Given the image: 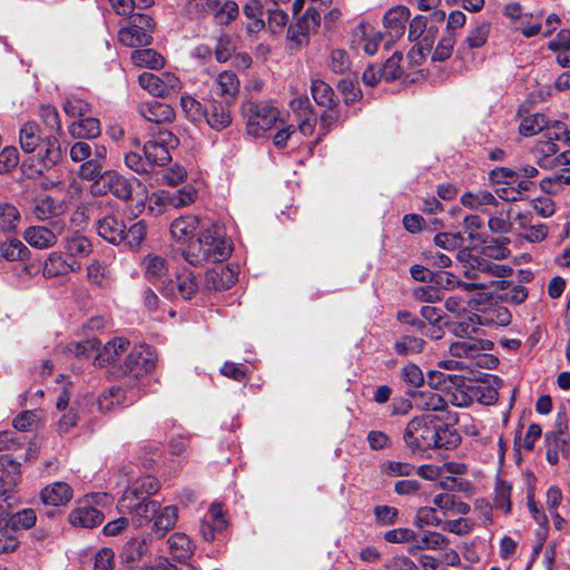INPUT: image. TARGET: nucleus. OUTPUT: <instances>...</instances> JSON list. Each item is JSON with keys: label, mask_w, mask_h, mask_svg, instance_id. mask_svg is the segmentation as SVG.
Here are the masks:
<instances>
[{"label": "nucleus", "mask_w": 570, "mask_h": 570, "mask_svg": "<svg viewBox=\"0 0 570 570\" xmlns=\"http://www.w3.org/2000/svg\"><path fill=\"white\" fill-rule=\"evenodd\" d=\"M406 446L413 452L430 449H454L461 442L456 430L440 422L436 415H421L412 419L403 433Z\"/></svg>", "instance_id": "obj_1"}, {"label": "nucleus", "mask_w": 570, "mask_h": 570, "mask_svg": "<svg viewBox=\"0 0 570 570\" xmlns=\"http://www.w3.org/2000/svg\"><path fill=\"white\" fill-rule=\"evenodd\" d=\"M232 253L229 240L217 226L204 229L198 238L190 242L183 252L184 258L191 265L222 262Z\"/></svg>", "instance_id": "obj_2"}, {"label": "nucleus", "mask_w": 570, "mask_h": 570, "mask_svg": "<svg viewBox=\"0 0 570 570\" xmlns=\"http://www.w3.org/2000/svg\"><path fill=\"white\" fill-rule=\"evenodd\" d=\"M458 261L461 264V269L463 275L468 279H472L474 282H485L489 284V287L493 285H500L501 288H505V281H485L487 276H494L504 278L512 273V268L503 265L497 264L489 261L485 257L476 256L471 253L469 249H462L458 253ZM509 288V286H507Z\"/></svg>", "instance_id": "obj_3"}, {"label": "nucleus", "mask_w": 570, "mask_h": 570, "mask_svg": "<svg viewBox=\"0 0 570 570\" xmlns=\"http://www.w3.org/2000/svg\"><path fill=\"white\" fill-rule=\"evenodd\" d=\"M247 134L261 137L279 119V110L272 101H247L243 105Z\"/></svg>", "instance_id": "obj_4"}, {"label": "nucleus", "mask_w": 570, "mask_h": 570, "mask_svg": "<svg viewBox=\"0 0 570 570\" xmlns=\"http://www.w3.org/2000/svg\"><path fill=\"white\" fill-rule=\"evenodd\" d=\"M154 29L155 23L149 16L136 13L131 16L129 24L119 30L118 40L130 48L146 47L153 42Z\"/></svg>", "instance_id": "obj_5"}, {"label": "nucleus", "mask_w": 570, "mask_h": 570, "mask_svg": "<svg viewBox=\"0 0 570 570\" xmlns=\"http://www.w3.org/2000/svg\"><path fill=\"white\" fill-rule=\"evenodd\" d=\"M155 366V354L150 346L136 345L127 353L126 358L120 366L124 375L138 379Z\"/></svg>", "instance_id": "obj_6"}, {"label": "nucleus", "mask_w": 570, "mask_h": 570, "mask_svg": "<svg viewBox=\"0 0 570 570\" xmlns=\"http://www.w3.org/2000/svg\"><path fill=\"white\" fill-rule=\"evenodd\" d=\"M138 82L142 89L154 97H167L176 94L181 88L180 79L171 72H163L155 75L151 72H142Z\"/></svg>", "instance_id": "obj_7"}, {"label": "nucleus", "mask_w": 570, "mask_h": 570, "mask_svg": "<svg viewBox=\"0 0 570 570\" xmlns=\"http://www.w3.org/2000/svg\"><path fill=\"white\" fill-rule=\"evenodd\" d=\"M178 138L170 131H159L158 136L144 145V154L149 165L165 166L170 159L169 150L178 146Z\"/></svg>", "instance_id": "obj_8"}, {"label": "nucleus", "mask_w": 570, "mask_h": 570, "mask_svg": "<svg viewBox=\"0 0 570 570\" xmlns=\"http://www.w3.org/2000/svg\"><path fill=\"white\" fill-rule=\"evenodd\" d=\"M65 223L56 219L51 228L47 226H30L23 232V239L33 248L46 249L56 245L58 236L63 232Z\"/></svg>", "instance_id": "obj_9"}, {"label": "nucleus", "mask_w": 570, "mask_h": 570, "mask_svg": "<svg viewBox=\"0 0 570 570\" xmlns=\"http://www.w3.org/2000/svg\"><path fill=\"white\" fill-rule=\"evenodd\" d=\"M198 283L195 275L190 271H183L176 275L175 279L163 282L160 293L171 299L183 298L190 299L198 292Z\"/></svg>", "instance_id": "obj_10"}, {"label": "nucleus", "mask_w": 570, "mask_h": 570, "mask_svg": "<svg viewBox=\"0 0 570 570\" xmlns=\"http://www.w3.org/2000/svg\"><path fill=\"white\" fill-rule=\"evenodd\" d=\"M94 193H111L119 199H128L131 196V185L128 179L116 171H105L104 175L92 185Z\"/></svg>", "instance_id": "obj_11"}, {"label": "nucleus", "mask_w": 570, "mask_h": 570, "mask_svg": "<svg viewBox=\"0 0 570 570\" xmlns=\"http://www.w3.org/2000/svg\"><path fill=\"white\" fill-rule=\"evenodd\" d=\"M321 23V13L313 8H308L296 23L291 24L287 30V38L296 46L301 47L308 42L311 31L315 30Z\"/></svg>", "instance_id": "obj_12"}, {"label": "nucleus", "mask_w": 570, "mask_h": 570, "mask_svg": "<svg viewBox=\"0 0 570 570\" xmlns=\"http://www.w3.org/2000/svg\"><path fill=\"white\" fill-rule=\"evenodd\" d=\"M37 150V163L33 165L35 174H42L61 159V146L58 138L53 135L46 136Z\"/></svg>", "instance_id": "obj_13"}, {"label": "nucleus", "mask_w": 570, "mask_h": 570, "mask_svg": "<svg viewBox=\"0 0 570 570\" xmlns=\"http://www.w3.org/2000/svg\"><path fill=\"white\" fill-rule=\"evenodd\" d=\"M104 513L92 507L91 500L87 497L78 501L77 507L69 513V522L73 527L90 529L101 524Z\"/></svg>", "instance_id": "obj_14"}, {"label": "nucleus", "mask_w": 570, "mask_h": 570, "mask_svg": "<svg viewBox=\"0 0 570 570\" xmlns=\"http://www.w3.org/2000/svg\"><path fill=\"white\" fill-rule=\"evenodd\" d=\"M289 108L298 122V129L304 136H311L315 129L316 115L307 97L301 96L291 100Z\"/></svg>", "instance_id": "obj_15"}, {"label": "nucleus", "mask_w": 570, "mask_h": 570, "mask_svg": "<svg viewBox=\"0 0 570 570\" xmlns=\"http://www.w3.org/2000/svg\"><path fill=\"white\" fill-rule=\"evenodd\" d=\"M492 346V342L488 340L466 338L452 343L449 353L450 356L470 364L469 360L480 356L483 351H489Z\"/></svg>", "instance_id": "obj_16"}, {"label": "nucleus", "mask_w": 570, "mask_h": 570, "mask_svg": "<svg viewBox=\"0 0 570 570\" xmlns=\"http://www.w3.org/2000/svg\"><path fill=\"white\" fill-rule=\"evenodd\" d=\"M138 111L144 119L150 122H171L175 119V110L171 106L154 99L141 102Z\"/></svg>", "instance_id": "obj_17"}, {"label": "nucleus", "mask_w": 570, "mask_h": 570, "mask_svg": "<svg viewBox=\"0 0 570 570\" xmlns=\"http://www.w3.org/2000/svg\"><path fill=\"white\" fill-rule=\"evenodd\" d=\"M237 281L236 272L226 265H218L206 272L205 286L213 291H224Z\"/></svg>", "instance_id": "obj_18"}, {"label": "nucleus", "mask_w": 570, "mask_h": 570, "mask_svg": "<svg viewBox=\"0 0 570 570\" xmlns=\"http://www.w3.org/2000/svg\"><path fill=\"white\" fill-rule=\"evenodd\" d=\"M412 404L421 411H445L449 401L432 387L424 389L411 394Z\"/></svg>", "instance_id": "obj_19"}, {"label": "nucleus", "mask_w": 570, "mask_h": 570, "mask_svg": "<svg viewBox=\"0 0 570 570\" xmlns=\"http://www.w3.org/2000/svg\"><path fill=\"white\" fill-rule=\"evenodd\" d=\"M97 233L110 244L121 245V242H124L125 223L116 215H107L98 220Z\"/></svg>", "instance_id": "obj_20"}, {"label": "nucleus", "mask_w": 570, "mask_h": 570, "mask_svg": "<svg viewBox=\"0 0 570 570\" xmlns=\"http://www.w3.org/2000/svg\"><path fill=\"white\" fill-rule=\"evenodd\" d=\"M41 500L47 505L60 507L66 505L73 497L72 488L62 481L48 484L41 490Z\"/></svg>", "instance_id": "obj_21"}, {"label": "nucleus", "mask_w": 570, "mask_h": 570, "mask_svg": "<svg viewBox=\"0 0 570 570\" xmlns=\"http://www.w3.org/2000/svg\"><path fill=\"white\" fill-rule=\"evenodd\" d=\"M81 268L80 264L75 259H68L59 252H52L43 264V275L48 278L77 272Z\"/></svg>", "instance_id": "obj_22"}, {"label": "nucleus", "mask_w": 570, "mask_h": 570, "mask_svg": "<svg viewBox=\"0 0 570 570\" xmlns=\"http://www.w3.org/2000/svg\"><path fill=\"white\" fill-rule=\"evenodd\" d=\"M199 226V219L194 215H185L176 218L170 224V235L180 244H189Z\"/></svg>", "instance_id": "obj_23"}, {"label": "nucleus", "mask_w": 570, "mask_h": 570, "mask_svg": "<svg viewBox=\"0 0 570 570\" xmlns=\"http://www.w3.org/2000/svg\"><path fill=\"white\" fill-rule=\"evenodd\" d=\"M129 348V341L124 337H115L107 342L95 357V364L97 366H105L107 364L116 362L120 355L125 354Z\"/></svg>", "instance_id": "obj_24"}, {"label": "nucleus", "mask_w": 570, "mask_h": 570, "mask_svg": "<svg viewBox=\"0 0 570 570\" xmlns=\"http://www.w3.org/2000/svg\"><path fill=\"white\" fill-rule=\"evenodd\" d=\"M144 276L147 281L156 283L161 281L169 271V263L166 257L158 254H148L141 261Z\"/></svg>", "instance_id": "obj_25"}, {"label": "nucleus", "mask_w": 570, "mask_h": 570, "mask_svg": "<svg viewBox=\"0 0 570 570\" xmlns=\"http://www.w3.org/2000/svg\"><path fill=\"white\" fill-rule=\"evenodd\" d=\"M213 91L226 102L235 99L239 91V80L234 71H223L214 81Z\"/></svg>", "instance_id": "obj_26"}, {"label": "nucleus", "mask_w": 570, "mask_h": 570, "mask_svg": "<svg viewBox=\"0 0 570 570\" xmlns=\"http://www.w3.org/2000/svg\"><path fill=\"white\" fill-rule=\"evenodd\" d=\"M226 520L223 518L222 508L219 504H212L207 515L202 521L200 533L206 541H212L216 532H222L226 529Z\"/></svg>", "instance_id": "obj_27"}, {"label": "nucleus", "mask_w": 570, "mask_h": 570, "mask_svg": "<svg viewBox=\"0 0 570 570\" xmlns=\"http://www.w3.org/2000/svg\"><path fill=\"white\" fill-rule=\"evenodd\" d=\"M382 41V35L380 31H375L371 24L361 23L355 32L353 42L357 46H362L365 53L374 55Z\"/></svg>", "instance_id": "obj_28"}, {"label": "nucleus", "mask_w": 570, "mask_h": 570, "mask_svg": "<svg viewBox=\"0 0 570 570\" xmlns=\"http://www.w3.org/2000/svg\"><path fill=\"white\" fill-rule=\"evenodd\" d=\"M204 118L208 126L215 130H223L232 124V115L228 106L223 102L212 101L205 110Z\"/></svg>", "instance_id": "obj_29"}, {"label": "nucleus", "mask_w": 570, "mask_h": 570, "mask_svg": "<svg viewBox=\"0 0 570 570\" xmlns=\"http://www.w3.org/2000/svg\"><path fill=\"white\" fill-rule=\"evenodd\" d=\"M66 212V205L50 196L37 198L35 200L32 213L39 220L58 218Z\"/></svg>", "instance_id": "obj_30"}, {"label": "nucleus", "mask_w": 570, "mask_h": 570, "mask_svg": "<svg viewBox=\"0 0 570 570\" xmlns=\"http://www.w3.org/2000/svg\"><path fill=\"white\" fill-rule=\"evenodd\" d=\"M68 131L73 138L94 139L100 135L101 128L97 118L86 116L73 120L68 126Z\"/></svg>", "instance_id": "obj_31"}, {"label": "nucleus", "mask_w": 570, "mask_h": 570, "mask_svg": "<svg viewBox=\"0 0 570 570\" xmlns=\"http://www.w3.org/2000/svg\"><path fill=\"white\" fill-rule=\"evenodd\" d=\"M43 139L45 137H42L37 122L27 121L21 125L19 130V142L24 153H35Z\"/></svg>", "instance_id": "obj_32"}, {"label": "nucleus", "mask_w": 570, "mask_h": 570, "mask_svg": "<svg viewBox=\"0 0 570 570\" xmlns=\"http://www.w3.org/2000/svg\"><path fill=\"white\" fill-rule=\"evenodd\" d=\"M178 520V509L175 505H166L164 508L158 503V510L154 515L153 531L163 537L166 532L171 530Z\"/></svg>", "instance_id": "obj_33"}, {"label": "nucleus", "mask_w": 570, "mask_h": 570, "mask_svg": "<svg viewBox=\"0 0 570 570\" xmlns=\"http://www.w3.org/2000/svg\"><path fill=\"white\" fill-rule=\"evenodd\" d=\"M449 543V539L439 532L428 531L423 533L421 537H416L413 540V543L409 546V553L415 554L420 550H442Z\"/></svg>", "instance_id": "obj_34"}, {"label": "nucleus", "mask_w": 570, "mask_h": 570, "mask_svg": "<svg viewBox=\"0 0 570 570\" xmlns=\"http://www.w3.org/2000/svg\"><path fill=\"white\" fill-rule=\"evenodd\" d=\"M461 203L463 206L481 210L484 213H490V207H497L498 206V199L497 197L488 191V190H479L476 193H465L461 197Z\"/></svg>", "instance_id": "obj_35"}, {"label": "nucleus", "mask_w": 570, "mask_h": 570, "mask_svg": "<svg viewBox=\"0 0 570 570\" xmlns=\"http://www.w3.org/2000/svg\"><path fill=\"white\" fill-rule=\"evenodd\" d=\"M432 282H435L440 287L445 289L461 287L466 292L472 289H485L489 286V284L485 282H461L456 275L450 272L434 273V279Z\"/></svg>", "instance_id": "obj_36"}, {"label": "nucleus", "mask_w": 570, "mask_h": 570, "mask_svg": "<svg viewBox=\"0 0 570 570\" xmlns=\"http://www.w3.org/2000/svg\"><path fill=\"white\" fill-rule=\"evenodd\" d=\"M167 543L171 557L178 561L189 559L194 553L193 542L185 533L171 534Z\"/></svg>", "instance_id": "obj_37"}, {"label": "nucleus", "mask_w": 570, "mask_h": 570, "mask_svg": "<svg viewBox=\"0 0 570 570\" xmlns=\"http://www.w3.org/2000/svg\"><path fill=\"white\" fill-rule=\"evenodd\" d=\"M147 235V226L144 220L125 224L124 242L121 245L128 249L137 250Z\"/></svg>", "instance_id": "obj_38"}, {"label": "nucleus", "mask_w": 570, "mask_h": 570, "mask_svg": "<svg viewBox=\"0 0 570 570\" xmlns=\"http://www.w3.org/2000/svg\"><path fill=\"white\" fill-rule=\"evenodd\" d=\"M132 63L140 68L159 69L165 65L164 57L154 49H138L131 52Z\"/></svg>", "instance_id": "obj_39"}, {"label": "nucleus", "mask_w": 570, "mask_h": 570, "mask_svg": "<svg viewBox=\"0 0 570 570\" xmlns=\"http://www.w3.org/2000/svg\"><path fill=\"white\" fill-rule=\"evenodd\" d=\"M29 255L30 250L20 239L11 238L0 243V258L8 262L24 261Z\"/></svg>", "instance_id": "obj_40"}, {"label": "nucleus", "mask_w": 570, "mask_h": 570, "mask_svg": "<svg viewBox=\"0 0 570 570\" xmlns=\"http://www.w3.org/2000/svg\"><path fill=\"white\" fill-rule=\"evenodd\" d=\"M568 434H546V456L550 464L554 465L559 462L560 456L566 453Z\"/></svg>", "instance_id": "obj_41"}, {"label": "nucleus", "mask_w": 570, "mask_h": 570, "mask_svg": "<svg viewBox=\"0 0 570 570\" xmlns=\"http://www.w3.org/2000/svg\"><path fill=\"white\" fill-rule=\"evenodd\" d=\"M63 247L71 257L70 259H73V257H87L92 252L90 240L78 234L66 237Z\"/></svg>", "instance_id": "obj_42"}, {"label": "nucleus", "mask_w": 570, "mask_h": 570, "mask_svg": "<svg viewBox=\"0 0 570 570\" xmlns=\"http://www.w3.org/2000/svg\"><path fill=\"white\" fill-rule=\"evenodd\" d=\"M158 510V502L155 500H146L138 505L129 515L135 528H141L154 520V515Z\"/></svg>", "instance_id": "obj_43"}, {"label": "nucleus", "mask_w": 570, "mask_h": 570, "mask_svg": "<svg viewBox=\"0 0 570 570\" xmlns=\"http://www.w3.org/2000/svg\"><path fill=\"white\" fill-rule=\"evenodd\" d=\"M563 186H570V167H564L540 181L541 189L547 194H557Z\"/></svg>", "instance_id": "obj_44"}, {"label": "nucleus", "mask_w": 570, "mask_h": 570, "mask_svg": "<svg viewBox=\"0 0 570 570\" xmlns=\"http://www.w3.org/2000/svg\"><path fill=\"white\" fill-rule=\"evenodd\" d=\"M20 210L12 204L0 205V229L4 233L14 232L21 223Z\"/></svg>", "instance_id": "obj_45"}, {"label": "nucleus", "mask_w": 570, "mask_h": 570, "mask_svg": "<svg viewBox=\"0 0 570 570\" xmlns=\"http://www.w3.org/2000/svg\"><path fill=\"white\" fill-rule=\"evenodd\" d=\"M492 320L487 315L472 314L468 317L466 322H461L454 325V333L461 337L472 338V334H476L479 326L489 325Z\"/></svg>", "instance_id": "obj_46"}, {"label": "nucleus", "mask_w": 570, "mask_h": 570, "mask_svg": "<svg viewBox=\"0 0 570 570\" xmlns=\"http://www.w3.org/2000/svg\"><path fill=\"white\" fill-rule=\"evenodd\" d=\"M312 96L318 106L332 108L335 105L332 87L321 79H315L311 85Z\"/></svg>", "instance_id": "obj_47"}, {"label": "nucleus", "mask_w": 570, "mask_h": 570, "mask_svg": "<svg viewBox=\"0 0 570 570\" xmlns=\"http://www.w3.org/2000/svg\"><path fill=\"white\" fill-rule=\"evenodd\" d=\"M512 207L497 210L489 219L488 225L490 230L497 234L510 233L512 230Z\"/></svg>", "instance_id": "obj_48"}, {"label": "nucleus", "mask_w": 570, "mask_h": 570, "mask_svg": "<svg viewBox=\"0 0 570 570\" xmlns=\"http://www.w3.org/2000/svg\"><path fill=\"white\" fill-rule=\"evenodd\" d=\"M425 341L413 335H403L394 343V351L399 355H413L423 351Z\"/></svg>", "instance_id": "obj_49"}, {"label": "nucleus", "mask_w": 570, "mask_h": 570, "mask_svg": "<svg viewBox=\"0 0 570 570\" xmlns=\"http://www.w3.org/2000/svg\"><path fill=\"white\" fill-rule=\"evenodd\" d=\"M558 145L552 140H544L538 144V151L542 155L538 159V165L541 168L548 169L554 167L559 163L560 157H566L561 154L559 157H553L558 153Z\"/></svg>", "instance_id": "obj_50"}, {"label": "nucleus", "mask_w": 570, "mask_h": 570, "mask_svg": "<svg viewBox=\"0 0 570 570\" xmlns=\"http://www.w3.org/2000/svg\"><path fill=\"white\" fill-rule=\"evenodd\" d=\"M137 489L131 484L125 490L117 504V509L121 514H130L138 505L146 501V498L140 495Z\"/></svg>", "instance_id": "obj_51"}, {"label": "nucleus", "mask_w": 570, "mask_h": 570, "mask_svg": "<svg viewBox=\"0 0 570 570\" xmlns=\"http://www.w3.org/2000/svg\"><path fill=\"white\" fill-rule=\"evenodd\" d=\"M532 186V181L519 180L514 185H505L504 187L498 188L497 195L505 202H517L521 199L522 194L530 191Z\"/></svg>", "instance_id": "obj_52"}, {"label": "nucleus", "mask_w": 570, "mask_h": 570, "mask_svg": "<svg viewBox=\"0 0 570 570\" xmlns=\"http://www.w3.org/2000/svg\"><path fill=\"white\" fill-rule=\"evenodd\" d=\"M410 18V10L405 6L391 8L383 18L384 26L390 29L401 30Z\"/></svg>", "instance_id": "obj_53"}, {"label": "nucleus", "mask_w": 570, "mask_h": 570, "mask_svg": "<svg viewBox=\"0 0 570 570\" xmlns=\"http://www.w3.org/2000/svg\"><path fill=\"white\" fill-rule=\"evenodd\" d=\"M146 552L147 546L144 540L131 539L124 546L121 559L129 564H134L138 562Z\"/></svg>", "instance_id": "obj_54"}, {"label": "nucleus", "mask_w": 570, "mask_h": 570, "mask_svg": "<svg viewBox=\"0 0 570 570\" xmlns=\"http://www.w3.org/2000/svg\"><path fill=\"white\" fill-rule=\"evenodd\" d=\"M125 403V395L119 386H112L98 399V407L101 412H110L116 405Z\"/></svg>", "instance_id": "obj_55"}, {"label": "nucleus", "mask_w": 570, "mask_h": 570, "mask_svg": "<svg viewBox=\"0 0 570 570\" xmlns=\"http://www.w3.org/2000/svg\"><path fill=\"white\" fill-rule=\"evenodd\" d=\"M100 343L96 338H89L81 342H72L67 346V351L77 357H96Z\"/></svg>", "instance_id": "obj_56"}, {"label": "nucleus", "mask_w": 570, "mask_h": 570, "mask_svg": "<svg viewBox=\"0 0 570 570\" xmlns=\"http://www.w3.org/2000/svg\"><path fill=\"white\" fill-rule=\"evenodd\" d=\"M490 30L491 24L485 21L478 23L473 29H471L465 39L469 48L474 49L484 46L488 41Z\"/></svg>", "instance_id": "obj_57"}, {"label": "nucleus", "mask_w": 570, "mask_h": 570, "mask_svg": "<svg viewBox=\"0 0 570 570\" xmlns=\"http://www.w3.org/2000/svg\"><path fill=\"white\" fill-rule=\"evenodd\" d=\"M511 485L502 480H498L494 490V504L497 509L508 513L511 511Z\"/></svg>", "instance_id": "obj_58"}, {"label": "nucleus", "mask_w": 570, "mask_h": 570, "mask_svg": "<svg viewBox=\"0 0 570 570\" xmlns=\"http://www.w3.org/2000/svg\"><path fill=\"white\" fill-rule=\"evenodd\" d=\"M381 471L391 478L410 476L415 472V466L407 462L386 461L382 464Z\"/></svg>", "instance_id": "obj_59"}, {"label": "nucleus", "mask_w": 570, "mask_h": 570, "mask_svg": "<svg viewBox=\"0 0 570 570\" xmlns=\"http://www.w3.org/2000/svg\"><path fill=\"white\" fill-rule=\"evenodd\" d=\"M180 106L185 114V116L196 122L200 121L204 118L205 110L199 101L193 98L189 95H184L180 98Z\"/></svg>", "instance_id": "obj_60"}, {"label": "nucleus", "mask_w": 570, "mask_h": 570, "mask_svg": "<svg viewBox=\"0 0 570 570\" xmlns=\"http://www.w3.org/2000/svg\"><path fill=\"white\" fill-rule=\"evenodd\" d=\"M489 179L493 185H514L518 183L517 168L495 167L489 173Z\"/></svg>", "instance_id": "obj_61"}, {"label": "nucleus", "mask_w": 570, "mask_h": 570, "mask_svg": "<svg viewBox=\"0 0 570 570\" xmlns=\"http://www.w3.org/2000/svg\"><path fill=\"white\" fill-rule=\"evenodd\" d=\"M39 116L47 129L52 132L61 131V121L58 110L51 105H42Z\"/></svg>", "instance_id": "obj_62"}, {"label": "nucleus", "mask_w": 570, "mask_h": 570, "mask_svg": "<svg viewBox=\"0 0 570 570\" xmlns=\"http://www.w3.org/2000/svg\"><path fill=\"white\" fill-rule=\"evenodd\" d=\"M65 112L72 118H83L90 112V105L77 97L68 98L63 104Z\"/></svg>", "instance_id": "obj_63"}, {"label": "nucleus", "mask_w": 570, "mask_h": 570, "mask_svg": "<svg viewBox=\"0 0 570 570\" xmlns=\"http://www.w3.org/2000/svg\"><path fill=\"white\" fill-rule=\"evenodd\" d=\"M328 67L334 73H345L350 70L351 61L346 51L334 49L331 51Z\"/></svg>", "instance_id": "obj_64"}]
</instances>
